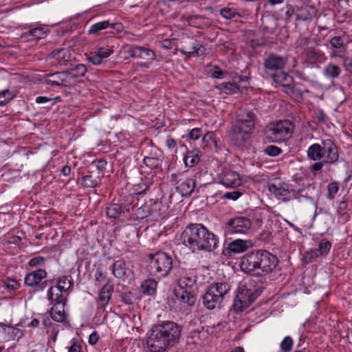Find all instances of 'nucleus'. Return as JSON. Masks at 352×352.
<instances>
[{"instance_id": "obj_1", "label": "nucleus", "mask_w": 352, "mask_h": 352, "mask_svg": "<svg viewBox=\"0 0 352 352\" xmlns=\"http://www.w3.org/2000/svg\"><path fill=\"white\" fill-rule=\"evenodd\" d=\"M181 328L171 321L154 326L147 333L146 346L150 352H165L179 342Z\"/></svg>"}, {"instance_id": "obj_2", "label": "nucleus", "mask_w": 352, "mask_h": 352, "mask_svg": "<svg viewBox=\"0 0 352 352\" xmlns=\"http://www.w3.org/2000/svg\"><path fill=\"white\" fill-rule=\"evenodd\" d=\"M182 243L192 252H212L219 244L218 237L201 223H190L181 234Z\"/></svg>"}, {"instance_id": "obj_3", "label": "nucleus", "mask_w": 352, "mask_h": 352, "mask_svg": "<svg viewBox=\"0 0 352 352\" xmlns=\"http://www.w3.org/2000/svg\"><path fill=\"white\" fill-rule=\"evenodd\" d=\"M278 263V258L267 250L253 251L244 255L240 267L246 274L266 275L272 272Z\"/></svg>"}, {"instance_id": "obj_4", "label": "nucleus", "mask_w": 352, "mask_h": 352, "mask_svg": "<svg viewBox=\"0 0 352 352\" xmlns=\"http://www.w3.org/2000/svg\"><path fill=\"white\" fill-rule=\"evenodd\" d=\"M190 271L178 280V287L174 289L176 298L184 306L193 307L197 301V278Z\"/></svg>"}, {"instance_id": "obj_5", "label": "nucleus", "mask_w": 352, "mask_h": 352, "mask_svg": "<svg viewBox=\"0 0 352 352\" xmlns=\"http://www.w3.org/2000/svg\"><path fill=\"white\" fill-rule=\"evenodd\" d=\"M307 155L312 161L324 160L328 164H334L339 159L338 148L330 139L311 144L307 151Z\"/></svg>"}, {"instance_id": "obj_6", "label": "nucleus", "mask_w": 352, "mask_h": 352, "mask_svg": "<svg viewBox=\"0 0 352 352\" xmlns=\"http://www.w3.org/2000/svg\"><path fill=\"white\" fill-rule=\"evenodd\" d=\"M230 288V285L226 282L210 285L202 296L204 306L209 310L220 308L223 300L229 298Z\"/></svg>"}, {"instance_id": "obj_7", "label": "nucleus", "mask_w": 352, "mask_h": 352, "mask_svg": "<svg viewBox=\"0 0 352 352\" xmlns=\"http://www.w3.org/2000/svg\"><path fill=\"white\" fill-rule=\"evenodd\" d=\"M173 268L172 256L164 252H157L148 255L146 270L148 274L157 278L166 276Z\"/></svg>"}, {"instance_id": "obj_8", "label": "nucleus", "mask_w": 352, "mask_h": 352, "mask_svg": "<svg viewBox=\"0 0 352 352\" xmlns=\"http://www.w3.org/2000/svg\"><path fill=\"white\" fill-rule=\"evenodd\" d=\"M261 293V290L254 287L239 284L232 305L234 310L236 312L243 311L255 301Z\"/></svg>"}, {"instance_id": "obj_9", "label": "nucleus", "mask_w": 352, "mask_h": 352, "mask_svg": "<svg viewBox=\"0 0 352 352\" xmlns=\"http://www.w3.org/2000/svg\"><path fill=\"white\" fill-rule=\"evenodd\" d=\"M294 131L292 122L287 120L272 123L265 129L266 137L273 142H280L292 137Z\"/></svg>"}, {"instance_id": "obj_10", "label": "nucleus", "mask_w": 352, "mask_h": 352, "mask_svg": "<svg viewBox=\"0 0 352 352\" xmlns=\"http://www.w3.org/2000/svg\"><path fill=\"white\" fill-rule=\"evenodd\" d=\"M269 191L273 193L276 198L283 201H288L293 199H299L300 197L308 199L307 194L304 195V188H292L285 182H278V184H270L268 186Z\"/></svg>"}, {"instance_id": "obj_11", "label": "nucleus", "mask_w": 352, "mask_h": 352, "mask_svg": "<svg viewBox=\"0 0 352 352\" xmlns=\"http://www.w3.org/2000/svg\"><path fill=\"white\" fill-rule=\"evenodd\" d=\"M170 182L176 186L177 191L183 197L191 195L195 187V182L185 177L184 173L177 172L170 176Z\"/></svg>"}, {"instance_id": "obj_12", "label": "nucleus", "mask_w": 352, "mask_h": 352, "mask_svg": "<svg viewBox=\"0 0 352 352\" xmlns=\"http://www.w3.org/2000/svg\"><path fill=\"white\" fill-rule=\"evenodd\" d=\"M126 52L133 58H140L143 61L138 65L140 67H148V64L155 58V52L151 49L137 45H129Z\"/></svg>"}, {"instance_id": "obj_13", "label": "nucleus", "mask_w": 352, "mask_h": 352, "mask_svg": "<svg viewBox=\"0 0 352 352\" xmlns=\"http://www.w3.org/2000/svg\"><path fill=\"white\" fill-rule=\"evenodd\" d=\"M252 132L235 121L229 132V140L233 145L240 147L250 138Z\"/></svg>"}, {"instance_id": "obj_14", "label": "nucleus", "mask_w": 352, "mask_h": 352, "mask_svg": "<svg viewBox=\"0 0 352 352\" xmlns=\"http://www.w3.org/2000/svg\"><path fill=\"white\" fill-rule=\"evenodd\" d=\"M252 226L251 221L244 217H238L230 219L226 225V232L232 234H246Z\"/></svg>"}, {"instance_id": "obj_15", "label": "nucleus", "mask_w": 352, "mask_h": 352, "mask_svg": "<svg viewBox=\"0 0 352 352\" xmlns=\"http://www.w3.org/2000/svg\"><path fill=\"white\" fill-rule=\"evenodd\" d=\"M47 276V272L43 269H38L28 273L24 280L25 285L34 288V291H43L47 285L49 280H41Z\"/></svg>"}, {"instance_id": "obj_16", "label": "nucleus", "mask_w": 352, "mask_h": 352, "mask_svg": "<svg viewBox=\"0 0 352 352\" xmlns=\"http://www.w3.org/2000/svg\"><path fill=\"white\" fill-rule=\"evenodd\" d=\"M287 63V58L276 54H270L264 60L265 72L270 76L283 70Z\"/></svg>"}, {"instance_id": "obj_17", "label": "nucleus", "mask_w": 352, "mask_h": 352, "mask_svg": "<svg viewBox=\"0 0 352 352\" xmlns=\"http://www.w3.org/2000/svg\"><path fill=\"white\" fill-rule=\"evenodd\" d=\"M47 84L53 87H69L72 85L65 71L49 74L45 76Z\"/></svg>"}, {"instance_id": "obj_18", "label": "nucleus", "mask_w": 352, "mask_h": 352, "mask_svg": "<svg viewBox=\"0 0 352 352\" xmlns=\"http://www.w3.org/2000/svg\"><path fill=\"white\" fill-rule=\"evenodd\" d=\"M108 28L115 30L117 33L121 32L123 30V25L121 23H111L109 21H103L92 25L88 30V34L91 35H98L100 31L106 30Z\"/></svg>"}, {"instance_id": "obj_19", "label": "nucleus", "mask_w": 352, "mask_h": 352, "mask_svg": "<svg viewBox=\"0 0 352 352\" xmlns=\"http://www.w3.org/2000/svg\"><path fill=\"white\" fill-rule=\"evenodd\" d=\"M112 272L115 277L125 280L132 274L131 268L123 258L116 261L112 265Z\"/></svg>"}, {"instance_id": "obj_20", "label": "nucleus", "mask_w": 352, "mask_h": 352, "mask_svg": "<svg viewBox=\"0 0 352 352\" xmlns=\"http://www.w3.org/2000/svg\"><path fill=\"white\" fill-rule=\"evenodd\" d=\"M220 183L228 187L235 188L241 184V179L236 172L226 169L221 174Z\"/></svg>"}, {"instance_id": "obj_21", "label": "nucleus", "mask_w": 352, "mask_h": 352, "mask_svg": "<svg viewBox=\"0 0 352 352\" xmlns=\"http://www.w3.org/2000/svg\"><path fill=\"white\" fill-rule=\"evenodd\" d=\"M113 286L109 283L105 284L99 291L97 305L100 309H104L111 299Z\"/></svg>"}, {"instance_id": "obj_22", "label": "nucleus", "mask_w": 352, "mask_h": 352, "mask_svg": "<svg viewBox=\"0 0 352 352\" xmlns=\"http://www.w3.org/2000/svg\"><path fill=\"white\" fill-rule=\"evenodd\" d=\"M296 7L297 11L300 12L296 15L298 20L311 21L317 15L318 10L313 5L305 6L296 5Z\"/></svg>"}, {"instance_id": "obj_23", "label": "nucleus", "mask_w": 352, "mask_h": 352, "mask_svg": "<svg viewBox=\"0 0 352 352\" xmlns=\"http://www.w3.org/2000/svg\"><path fill=\"white\" fill-rule=\"evenodd\" d=\"M255 114L252 111H246L244 113L238 116L235 121L241 125H243L248 130H253L255 124Z\"/></svg>"}, {"instance_id": "obj_24", "label": "nucleus", "mask_w": 352, "mask_h": 352, "mask_svg": "<svg viewBox=\"0 0 352 352\" xmlns=\"http://www.w3.org/2000/svg\"><path fill=\"white\" fill-rule=\"evenodd\" d=\"M47 29L45 27H38L30 29L26 32H24L21 38L27 41L41 39L46 36Z\"/></svg>"}, {"instance_id": "obj_25", "label": "nucleus", "mask_w": 352, "mask_h": 352, "mask_svg": "<svg viewBox=\"0 0 352 352\" xmlns=\"http://www.w3.org/2000/svg\"><path fill=\"white\" fill-rule=\"evenodd\" d=\"M270 77L273 79L274 82L279 84L283 87H288L293 83V78L283 70L272 74Z\"/></svg>"}, {"instance_id": "obj_26", "label": "nucleus", "mask_w": 352, "mask_h": 352, "mask_svg": "<svg viewBox=\"0 0 352 352\" xmlns=\"http://www.w3.org/2000/svg\"><path fill=\"white\" fill-rule=\"evenodd\" d=\"M65 302L61 303V301H58L50 310V315L52 318L56 322H61L65 319V313L64 306Z\"/></svg>"}, {"instance_id": "obj_27", "label": "nucleus", "mask_w": 352, "mask_h": 352, "mask_svg": "<svg viewBox=\"0 0 352 352\" xmlns=\"http://www.w3.org/2000/svg\"><path fill=\"white\" fill-rule=\"evenodd\" d=\"M341 72V68L332 63L326 65L322 70L323 75L327 78L331 80L338 78L340 76Z\"/></svg>"}, {"instance_id": "obj_28", "label": "nucleus", "mask_w": 352, "mask_h": 352, "mask_svg": "<svg viewBox=\"0 0 352 352\" xmlns=\"http://www.w3.org/2000/svg\"><path fill=\"white\" fill-rule=\"evenodd\" d=\"M248 241L242 239L234 240L229 244V253L238 254L246 251L248 248Z\"/></svg>"}, {"instance_id": "obj_29", "label": "nucleus", "mask_w": 352, "mask_h": 352, "mask_svg": "<svg viewBox=\"0 0 352 352\" xmlns=\"http://www.w3.org/2000/svg\"><path fill=\"white\" fill-rule=\"evenodd\" d=\"M87 71L86 65L84 64H77L74 67L66 70L68 74V78L70 82L74 78L82 77L85 76Z\"/></svg>"}, {"instance_id": "obj_30", "label": "nucleus", "mask_w": 352, "mask_h": 352, "mask_svg": "<svg viewBox=\"0 0 352 352\" xmlns=\"http://www.w3.org/2000/svg\"><path fill=\"white\" fill-rule=\"evenodd\" d=\"M49 58H56L59 62L69 61L71 60V54L67 49L60 48L53 50L50 54Z\"/></svg>"}, {"instance_id": "obj_31", "label": "nucleus", "mask_w": 352, "mask_h": 352, "mask_svg": "<svg viewBox=\"0 0 352 352\" xmlns=\"http://www.w3.org/2000/svg\"><path fill=\"white\" fill-rule=\"evenodd\" d=\"M336 211L339 218L343 223L346 222L349 219V209L346 201H340L338 203Z\"/></svg>"}, {"instance_id": "obj_32", "label": "nucleus", "mask_w": 352, "mask_h": 352, "mask_svg": "<svg viewBox=\"0 0 352 352\" xmlns=\"http://www.w3.org/2000/svg\"><path fill=\"white\" fill-rule=\"evenodd\" d=\"M184 162L187 167L192 168L199 162L198 151H188L184 155Z\"/></svg>"}, {"instance_id": "obj_33", "label": "nucleus", "mask_w": 352, "mask_h": 352, "mask_svg": "<svg viewBox=\"0 0 352 352\" xmlns=\"http://www.w3.org/2000/svg\"><path fill=\"white\" fill-rule=\"evenodd\" d=\"M226 94H232L239 91V86L235 82H222L215 87Z\"/></svg>"}, {"instance_id": "obj_34", "label": "nucleus", "mask_w": 352, "mask_h": 352, "mask_svg": "<svg viewBox=\"0 0 352 352\" xmlns=\"http://www.w3.org/2000/svg\"><path fill=\"white\" fill-rule=\"evenodd\" d=\"M62 291L58 289L56 286H51L47 292V296L49 300L56 302L61 301V303L65 302V299L60 298L62 296Z\"/></svg>"}, {"instance_id": "obj_35", "label": "nucleus", "mask_w": 352, "mask_h": 352, "mask_svg": "<svg viewBox=\"0 0 352 352\" xmlns=\"http://www.w3.org/2000/svg\"><path fill=\"white\" fill-rule=\"evenodd\" d=\"M156 287L157 282L154 279L145 280L141 285L142 293L146 295L154 294Z\"/></svg>"}, {"instance_id": "obj_36", "label": "nucleus", "mask_w": 352, "mask_h": 352, "mask_svg": "<svg viewBox=\"0 0 352 352\" xmlns=\"http://www.w3.org/2000/svg\"><path fill=\"white\" fill-rule=\"evenodd\" d=\"M182 18L186 21L190 25L198 28H201L202 25L206 23L205 21L207 20L206 18L199 15H192L186 17L182 16Z\"/></svg>"}, {"instance_id": "obj_37", "label": "nucleus", "mask_w": 352, "mask_h": 352, "mask_svg": "<svg viewBox=\"0 0 352 352\" xmlns=\"http://www.w3.org/2000/svg\"><path fill=\"white\" fill-rule=\"evenodd\" d=\"M122 212V207L118 204H111L106 208V214L109 218L116 219L120 217Z\"/></svg>"}, {"instance_id": "obj_38", "label": "nucleus", "mask_w": 352, "mask_h": 352, "mask_svg": "<svg viewBox=\"0 0 352 352\" xmlns=\"http://www.w3.org/2000/svg\"><path fill=\"white\" fill-rule=\"evenodd\" d=\"M340 188V184L338 182H331L327 186V198L333 200L337 195Z\"/></svg>"}, {"instance_id": "obj_39", "label": "nucleus", "mask_w": 352, "mask_h": 352, "mask_svg": "<svg viewBox=\"0 0 352 352\" xmlns=\"http://www.w3.org/2000/svg\"><path fill=\"white\" fill-rule=\"evenodd\" d=\"M99 177H94L91 175H87L82 177V182L84 186L87 188H95L98 186Z\"/></svg>"}, {"instance_id": "obj_40", "label": "nucleus", "mask_w": 352, "mask_h": 352, "mask_svg": "<svg viewBox=\"0 0 352 352\" xmlns=\"http://www.w3.org/2000/svg\"><path fill=\"white\" fill-rule=\"evenodd\" d=\"M14 97L13 91L7 89L0 92V106H3L8 104Z\"/></svg>"}, {"instance_id": "obj_41", "label": "nucleus", "mask_w": 352, "mask_h": 352, "mask_svg": "<svg viewBox=\"0 0 352 352\" xmlns=\"http://www.w3.org/2000/svg\"><path fill=\"white\" fill-rule=\"evenodd\" d=\"M201 48H204L203 46L199 44H197V45H193L190 47H184L180 50V52L183 54H187L189 56H194L199 55L198 52Z\"/></svg>"}, {"instance_id": "obj_42", "label": "nucleus", "mask_w": 352, "mask_h": 352, "mask_svg": "<svg viewBox=\"0 0 352 352\" xmlns=\"http://www.w3.org/2000/svg\"><path fill=\"white\" fill-rule=\"evenodd\" d=\"M72 284V281L67 276H62L57 280L56 287L62 292H67L70 288Z\"/></svg>"}, {"instance_id": "obj_43", "label": "nucleus", "mask_w": 352, "mask_h": 352, "mask_svg": "<svg viewBox=\"0 0 352 352\" xmlns=\"http://www.w3.org/2000/svg\"><path fill=\"white\" fill-rule=\"evenodd\" d=\"M208 72L212 78L217 79H222L225 74L217 65H208Z\"/></svg>"}, {"instance_id": "obj_44", "label": "nucleus", "mask_w": 352, "mask_h": 352, "mask_svg": "<svg viewBox=\"0 0 352 352\" xmlns=\"http://www.w3.org/2000/svg\"><path fill=\"white\" fill-rule=\"evenodd\" d=\"M120 300L127 305H131L136 300V297L133 293L131 292H122L120 295Z\"/></svg>"}, {"instance_id": "obj_45", "label": "nucleus", "mask_w": 352, "mask_h": 352, "mask_svg": "<svg viewBox=\"0 0 352 352\" xmlns=\"http://www.w3.org/2000/svg\"><path fill=\"white\" fill-rule=\"evenodd\" d=\"M151 212L150 207L144 204L136 209L135 214L137 219H143L149 216Z\"/></svg>"}, {"instance_id": "obj_46", "label": "nucleus", "mask_w": 352, "mask_h": 352, "mask_svg": "<svg viewBox=\"0 0 352 352\" xmlns=\"http://www.w3.org/2000/svg\"><path fill=\"white\" fill-rule=\"evenodd\" d=\"M331 248V243L329 241L323 239L320 241L318 248L317 249L320 252H321V254L322 256L327 255L329 252Z\"/></svg>"}, {"instance_id": "obj_47", "label": "nucleus", "mask_w": 352, "mask_h": 352, "mask_svg": "<svg viewBox=\"0 0 352 352\" xmlns=\"http://www.w3.org/2000/svg\"><path fill=\"white\" fill-rule=\"evenodd\" d=\"M307 56L311 61H321L324 57V54L319 50H311L307 51Z\"/></svg>"}, {"instance_id": "obj_48", "label": "nucleus", "mask_w": 352, "mask_h": 352, "mask_svg": "<svg viewBox=\"0 0 352 352\" xmlns=\"http://www.w3.org/2000/svg\"><path fill=\"white\" fill-rule=\"evenodd\" d=\"M293 340L290 336H286L280 342V347L282 352L291 351L293 346Z\"/></svg>"}, {"instance_id": "obj_49", "label": "nucleus", "mask_w": 352, "mask_h": 352, "mask_svg": "<svg viewBox=\"0 0 352 352\" xmlns=\"http://www.w3.org/2000/svg\"><path fill=\"white\" fill-rule=\"evenodd\" d=\"M263 152L271 157H276L282 153V149L274 145H270L265 148Z\"/></svg>"}, {"instance_id": "obj_50", "label": "nucleus", "mask_w": 352, "mask_h": 352, "mask_svg": "<svg viewBox=\"0 0 352 352\" xmlns=\"http://www.w3.org/2000/svg\"><path fill=\"white\" fill-rule=\"evenodd\" d=\"M161 204L155 203L152 208H150L151 211L149 214L150 216L155 220H158L163 218V214L160 212Z\"/></svg>"}, {"instance_id": "obj_51", "label": "nucleus", "mask_w": 352, "mask_h": 352, "mask_svg": "<svg viewBox=\"0 0 352 352\" xmlns=\"http://www.w3.org/2000/svg\"><path fill=\"white\" fill-rule=\"evenodd\" d=\"M143 162L146 166L151 168H155L160 165V160L157 157H144Z\"/></svg>"}, {"instance_id": "obj_52", "label": "nucleus", "mask_w": 352, "mask_h": 352, "mask_svg": "<svg viewBox=\"0 0 352 352\" xmlns=\"http://www.w3.org/2000/svg\"><path fill=\"white\" fill-rule=\"evenodd\" d=\"M220 13L226 19H233L237 15V13L234 10L228 7L222 8Z\"/></svg>"}, {"instance_id": "obj_53", "label": "nucleus", "mask_w": 352, "mask_h": 352, "mask_svg": "<svg viewBox=\"0 0 352 352\" xmlns=\"http://www.w3.org/2000/svg\"><path fill=\"white\" fill-rule=\"evenodd\" d=\"M320 256H322L321 252H320L318 249H313L307 251L305 255V259L306 262L310 263L315 258H317Z\"/></svg>"}, {"instance_id": "obj_54", "label": "nucleus", "mask_w": 352, "mask_h": 352, "mask_svg": "<svg viewBox=\"0 0 352 352\" xmlns=\"http://www.w3.org/2000/svg\"><path fill=\"white\" fill-rule=\"evenodd\" d=\"M342 59V65L345 70L352 75V58L348 56H340Z\"/></svg>"}, {"instance_id": "obj_55", "label": "nucleus", "mask_w": 352, "mask_h": 352, "mask_svg": "<svg viewBox=\"0 0 352 352\" xmlns=\"http://www.w3.org/2000/svg\"><path fill=\"white\" fill-rule=\"evenodd\" d=\"M330 44L333 48H340L343 46L344 42L341 36H336L330 40Z\"/></svg>"}, {"instance_id": "obj_56", "label": "nucleus", "mask_w": 352, "mask_h": 352, "mask_svg": "<svg viewBox=\"0 0 352 352\" xmlns=\"http://www.w3.org/2000/svg\"><path fill=\"white\" fill-rule=\"evenodd\" d=\"M45 258L43 256H35L30 260L29 265L31 267L43 265L45 263Z\"/></svg>"}, {"instance_id": "obj_57", "label": "nucleus", "mask_w": 352, "mask_h": 352, "mask_svg": "<svg viewBox=\"0 0 352 352\" xmlns=\"http://www.w3.org/2000/svg\"><path fill=\"white\" fill-rule=\"evenodd\" d=\"M242 195V193L239 191L235 190L233 192H227L223 195V199H231V200H236L239 197Z\"/></svg>"}, {"instance_id": "obj_58", "label": "nucleus", "mask_w": 352, "mask_h": 352, "mask_svg": "<svg viewBox=\"0 0 352 352\" xmlns=\"http://www.w3.org/2000/svg\"><path fill=\"white\" fill-rule=\"evenodd\" d=\"M112 52L113 51L108 48L100 47L96 53L100 56V58L103 60V58L109 57Z\"/></svg>"}, {"instance_id": "obj_59", "label": "nucleus", "mask_w": 352, "mask_h": 352, "mask_svg": "<svg viewBox=\"0 0 352 352\" xmlns=\"http://www.w3.org/2000/svg\"><path fill=\"white\" fill-rule=\"evenodd\" d=\"M87 59L90 63L95 65H98L102 62V60L97 53L91 54L88 56Z\"/></svg>"}, {"instance_id": "obj_60", "label": "nucleus", "mask_w": 352, "mask_h": 352, "mask_svg": "<svg viewBox=\"0 0 352 352\" xmlns=\"http://www.w3.org/2000/svg\"><path fill=\"white\" fill-rule=\"evenodd\" d=\"M316 162H315L312 166H310V170L311 171L320 170L325 164H329L328 163L324 162V160H320Z\"/></svg>"}, {"instance_id": "obj_61", "label": "nucleus", "mask_w": 352, "mask_h": 352, "mask_svg": "<svg viewBox=\"0 0 352 352\" xmlns=\"http://www.w3.org/2000/svg\"><path fill=\"white\" fill-rule=\"evenodd\" d=\"M94 278L96 282L101 283L105 279L106 275L100 268H97L94 274Z\"/></svg>"}, {"instance_id": "obj_62", "label": "nucleus", "mask_w": 352, "mask_h": 352, "mask_svg": "<svg viewBox=\"0 0 352 352\" xmlns=\"http://www.w3.org/2000/svg\"><path fill=\"white\" fill-rule=\"evenodd\" d=\"M201 135V130L199 128L192 129L189 133V137L190 139L196 140L199 138Z\"/></svg>"}, {"instance_id": "obj_63", "label": "nucleus", "mask_w": 352, "mask_h": 352, "mask_svg": "<svg viewBox=\"0 0 352 352\" xmlns=\"http://www.w3.org/2000/svg\"><path fill=\"white\" fill-rule=\"evenodd\" d=\"M99 340V336L96 331H94L89 337V343L91 345L96 344Z\"/></svg>"}, {"instance_id": "obj_64", "label": "nucleus", "mask_w": 352, "mask_h": 352, "mask_svg": "<svg viewBox=\"0 0 352 352\" xmlns=\"http://www.w3.org/2000/svg\"><path fill=\"white\" fill-rule=\"evenodd\" d=\"M82 346L80 344L76 341L74 342L69 349L68 352H80Z\"/></svg>"}]
</instances>
